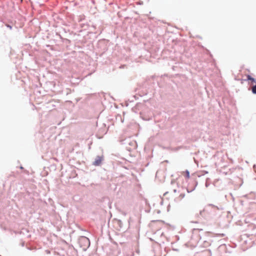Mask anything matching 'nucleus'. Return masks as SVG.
<instances>
[{"label": "nucleus", "mask_w": 256, "mask_h": 256, "mask_svg": "<svg viewBox=\"0 0 256 256\" xmlns=\"http://www.w3.org/2000/svg\"><path fill=\"white\" fill-rule=\"evenodd\" d=\"M200 232H203L202 229L194 228L192 230V238L196 240L197 242L201 238Z\"/></svg>", "instance_id": "nucleus-1"}, {"label": "nucleus", "mask_w": 256, "mask_h": 256, "mask_svg": "<svg viewBox=\"0 0 256 256\" xmlns=\"http://www.w3.org/2000/svg\"><path fill=\"white\" fill-rule=\"evenodd\" d=\"M80 245L84 244L83 249L86 250L90 246V242L89 240L86 237H82L79 240Z\"/></svg>", "instance_id": "nucleus-2"}, {"label": "nucleus", "mask_w": 256, "mask_h": 256, "mask_svg": "<svg viewBox=\"0 0 256 256\" xmlns=\"http://www.w3.org/2000/svg\"><path fill=\"white\" fill-rule=\"evenodd\" d=\"M246 78L247 79L246 80L248 81V84L254 85V84L256 83V80L254 78H252L250 76L246 75Z\"/></svg>", "instance_id": "nucleus-3"}, {"label": "nucleus", "mask_w": 256, "mask_h": 256, "mask_svg": "<svg viewBox=\"0 0 256 256\" xmlns=\"http://www.w3.org/2000/svg\"><path fill=\"white\" fill-rule=\"evenodd\" d=\"M181 174L184 177L186 180L190 178V172L188 170L182 172Z\"/></svg>", "instance_id": "nucleus-4"}, {"label": "nucleus", "mask_w": 256, "mask_h": 256, "mask_svg": "<svg viewBox=\"0 0 256 256\" xmlns=\"http://www.w3.org/2000/svg\"><path fill=\"white\" fill-rule=\"evenodd\" d=\"M185 196L184 194H180L178 197L176 198V201L180 202Z\"/></svg>", "instance_id": "nucleus-5"}, {"label": "nucleus", "mask_w": 256, "mask_h": 256, "mask_svg": "<svg viewBox=\"0 0 256 256\" xmlns=\"http://www.w3.org/2000/svg\"><path fill=\"white\" fill-rule=\"evenodd\" d=\"M252 90L253 94H256V84L252 86Z\"/></svg>", "instance_id": "nucleus-6"}, {"label": "nucleus", "mask_w": 256, "mask_h": 256, "mask_svg": "<svg viewBox=\"0 0 256 256\" xmlns=\"http://www.w3.org/2000/svg\"><path fill=\"white\" fill-rule=\"evenodd\" d=\"M100 162L101 161H94V165L98 166L100 164Z\"/></svg>", "instance_id": "nucleus-7"}, {"label": "nucleus", "mask_w": 256, "mask_h": 256, "mask_svg": "<svg viewBox=\"0 0 256 256\" xmlns=\"http://www.w3.org/2000/svg\"><path fill=\"white\" fill-rule=\"evenodd\" d=\"M8 26V28H12V27L10 26Z\"/></svg>", "instance_id": "nucleus-8"}, {"label": "nucleus", "mask_w": 256, "mask_h": 256, "mask_svg": "<svg viewBox=\"0 0 256 256\" xmlns=\"http://www.w3.org/2000/svg\"><path fill=\"white\" fill-rule=\"evenodd\" d=\"M22 0H21V1H22Z\"/></svg>", "instance_id": "nucleus-9"}]
</instances>
